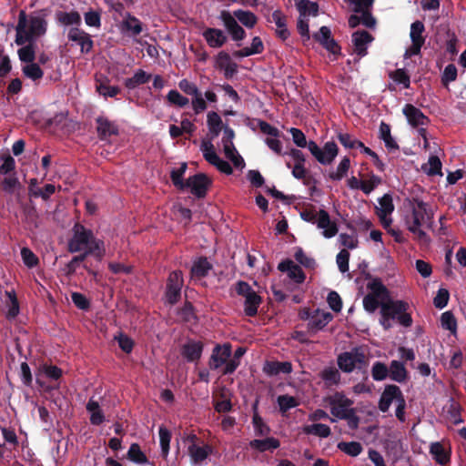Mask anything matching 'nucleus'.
Returning a JSON list of instances; mask_svg holds the SVG:
<instances>
[{
  "label": "nucleus",
  "mask_w": 466,
  "mask_h": 466,
  "mask_svg": "<svg viewBox=\"0 0 466 466\" xmlns=\"http://www.w3.org/2000/svg\"><path fill=\"white\" fill-rule=\"evenodd\" d=\"M367 295L363 298V308L369 313H374L380 307V324L385 329L391 328V320L397 319L404 327L412 324V319L406 311L409 304L403 300H392L388 289L378 279H370L367 284Z\"/></svg>",
  "instance_id": "obj_1"
},
{
  "label": "nucleus",
  "mask_w": 466,
  "mask_h": 466,
  "mask_svg": "<svg viewBox=\"0 0 466 466\" xmlns=\"http://www.w3.org/2000/svg\"><path fill=\"white\" fill-rule=\"evenodd\" d=\"M433 213L428 205L420 200H410L404 208L403 221L406 228L420 242L426 244L430 238L424 228H431Z\"/></svg>",
  "instance_id": "obj_2"
},
{
  "label": "nucleus",
  "mask_w": 466,
  "mask_h": 466,
  "mask_svg": "<svg viewBox=\"0 0 466 466\" xmlns=\"http://www.w3.org/2000/svg\"><path fill=\"white\" fill-rule=\"evenodd\" d=\"M68 248L73 253L85 250L86 254L93 255L99 260L105 255L104 242L96 238L90 230L79 224L74 227V235L69 241Z\"/></svg>",
  "instance_id": "obj_3"
},
{
  "label": "nucleus",
  "mask_w": 466,
  "mask_h": 466,
  "mask_svg": "<svg viewBox=\"0 0 466 466\" xmlns=\"http://www.w3.org/2000/svg\"><path fill=\"white\" fill-rule=\"evenodd\" d=\"M46 21L40 15L26 16L25 11L19 13L16 25L15 43L18 46L33 43L46 32Z\"/></svg>",
  "instance_id": "obj_4"
},
{
  "label": "nucleus",
  "mask_w": 466,
  "mask_h": 466,
  "mask_svg": "<svg viewBox=\"0 0 466 466\" xmlns=\"http://www.w3.org/2000/svg\"><path fill=\"white\" fill-rule=\"evenodd\" d=\"M219 18L234 41L243 40L246 36L244 29L238 24V21L248 28L254 27L258 21L252 12L241 9L233 13L224 10L220 13Z\"/></svg>",
  "instance_id": "obj_5"
},
{
  "label": "nucleus",
  "mask_w": 466,
  "mask_h": 466,
  "mask_svg": "<svg viewBox=\"0 0 466 466\" xmlns=\"http://www.w3.org/2000/svg\"><path fill=\"white\" fill-rule=\"evenodd\" d=\"M393 403L396 405V417L400 421H403L405 420L404 410L406 407V401L399 387L395 385H389L384 389L380 396L379 409L382 412H386Z\"/></svg>",
  "instance_id": "obj_6"
},
{
  "label": "nucleus",
  "mask_w": 466,
  "mask_h": 466,
  "mask_svg": "<svg viewBox=\"0 0 466 466\" xmlns=\"http://www.w3.org/2000/svg\"><path fill=\"white\" fill-rule=\"evenodd\" d=\"M325 402L330 409V413L337 419L344 420L353 411V401L341 392H335L327 398Z\"/></svg>",
  "instance_id": "obj_7"
},
{
  "label": "nucleus",
  "mask_w": 466,
  "mask_h": 466,
  "mask_svg": "<svg viewBox=\"0 0 466 466\" xmlns=\"http://www.w3.org/2000/svg\"><path fill=\"white\" fill-rule=\"evenodd\" d=\"M308 149L322 165L331 164L339 153V147L333 141L325 143L324 147L320 148L315 141L310 140L308 144Z\"/></svg>",
  "instance_id": "obj_8"
},
{
  "label": "nucleus",
  "mask_w": 466,
  "mask_h": 466,
  "mask_svg": "<svg viewBox=\"0 0 466 466\" xmlns=\"http://www.w3.org/2000/svg\"><path fill=\"white\" fill-rule=\"evenodd\" d=\"M236 290L238 294L245 299L244 310L248 316H254L258 312V308L261 302L260 297L253 290L250 286L243 281L237 284Z\"/></svg>",
  "instance_id": "obj_9"
},
{
  "label": "nucleus",
  "mask_w": 466,
  "mask_h": 466,
  "mask_svg": "<svg viewBox=\"0 0 466 466\" xmlns=\"http://www.w3.org/2000/svg\"><path fill=\"white\" fill-rule=\"evenodd\" d=\"M235 137L234 131L230 127H224L222 137V146L225 157L229 159L237 168H243L245 166L244 159L238 154L233 144Z\"/></svg>",
  "instance_id": "obj_10"
},
{
  "label": "nucleus",
  "mask_w": 466,
  "mask_h": 466,
  "mask_svg": "<svg viewBox=\"0 0 466 466\" xmlns=\"http://www.w3.org/2000/svg\"><path fill=\"white\" fill-rule=\"evenodd\" d=\"M365 354L359 349L345 352L339 356L338 365L345 372H351L355 368L365 365Z\"/></svg>",
  "instance_id": "obj_11"
},
{
  "label": "nucleus",
  "mask_w": 466,
  "mask_h": 466,
  "mask_svg": "<svg viewBox=\"0 0 466 466\" xmlns=\"http://www.w3.org/2000/svg\"><path fill=\"white\" fill-rule=\"evenodd\" d=\"M200 150L204 158L211 165L215 166L220 172L229 175L232 173L230 165L221 159L214 149V146L210 141H203L200 146Z\"/></svg>",
  "instance_id": "obj_12"
},
{
  "label": "nucleus",
  "mask_w": 466,
  "mask_h": 466,
  "mask_svg": "<svg viewBox=\"0 0 466 466\" xmlns=\"http://www.w3.org/2000/svg\"><path fill=\"white\" fill-rule=\"evenodd\" d=\"M185 441L189 442L187 452L193 464L202 463L208 456L212 452V449L208 444L201 446L196 443L197 436L194 434L187 435Z\"/></svg>",
  "instance_id": "obj_13"
},
{
  "label": "nucleus",
  "mask_w": 466,
  "mask_h": 466,
  "mask_svg": "<svg viewBox=\"0 0 466 466\" xmlns=\"http://www.w3.org/2000/svg\"><path fill=\"white\" fill-rule=\"evenodd\" d=\"M424 32V25L420 21H415L410 25V36L412 42L411 46L406 50L405 57H410L418 55L424 44L425 38L422 35Z\"/></svg>",
  "instance_id": "obj_14"
},
{
  "label": "nucleus",
  "mask_w": 466,
  "mask_h": 466,
  "mask_svg": "<svg viewBox=\"0 0 466 466\" xmlns=\"http://www.w3.org/2000/svg\"><path fill=\"white\" fill-rule=\"evenodd\" d=\"M182 286V273L180 271H173L170 273L166 291V298L168 303L175 304L178 301Z\"/></svg>",
  "instance_id": "obj_15"
},
{
  "label": "nucleus",
  "mask_w": 466,
  "mask_h": 466,
  "mask_svg": "<svg viewBox=\"0 0 466 466\" xmlns=\"http://www.w3.org/2000/svg\"><path fill=\"white\" fill-rule=\"evenodd\" d=\"M209 180L204 174H197L185 181L184 190H189L195 196L201 198L206 195Z\"/></svg>",
  "instance_id": "obj_16"
},
{
  "label": "nucleus",
  "mask_w": 466,
  "mask_h": 466,
  "mask_svg": "<svg viewBox=\"0 0 466 466\" xmlns=\"http://www.w3.org/2000/svg\"><path fill=\"white\" fill-rule=\"evenodd\" d=\"M316 226L321 230V235L326 238L335 237L339 230L337 223L331 220L329 213L323 209L319 210V219Z\"/></svg>",
  "instance_id": "obj_17"
},
{
  "label": "nucleus",
  "mask_w": 466,
  "mask_h": 466,
  "mask_svg": "<svg viewBox=\"0 0 466 466\" xmlns=\"http://www.w3.org/2000/svg\"><path fill=\"white\" fill-rule=\"evenodd\" d=\"M373 1L374 0H349V2L354 5L353 11L355 13H361L362 25L367 27H373L376 23L374 17L369 12Z\"/></svg>",
  "instance_id": "obj_18"
},
{
  "label": "nucleus",
  "mask_w": 466,
  "mask_h": 466,
  "mask_svg": "<svg viewBox=\"0 0 466 466\" xmlns=\"http://www.w3.org/2000/svg\"><path fill=\"white\" fill-rule=\"evenodd\" d=\"M67 37L70 41L78 45L81 47L82 52L87 53L92 49L93 41L91 40L90 35L77 27H72L69 29Z\"/></svg>",
  "instance_id": "obj_19"
},
{
  "label": "nucleus",
  "mask_w": 466,
  "mask_h": 466,
  "mask_svg": "<svg viewBox=\"0 0 466 466\" xmlns=\"http://www.w3.org/2000/svg\"><path fill=\"white\" fill-rule=\"evenodd\" d=\"M230 355L231 347L229 344H224L222 346L217 345L210 358V368L217 370L222 365H225Z\"/></svg>",
  "instance_id": "obj_20"
},
{
  "label": "nucleus",
  "mask_w": 466,
  "mask_h": 466,
  "mask_svg": "<svg viewBox=\"0 0 466 466\" xmlns=\"http://www.w3.org/2000/svg\"><path fill=\"white\" fill-rule=\"evenodd\" d=\"M373 40L367 31H356L352 35L354 52L360 57L366 56L368 45Z\"/></svg>",
  "instance_id": "obj_21"
},
{
  "label": "nucleus",
  "mask_w": 466,
  "mask_h": 466,
  "mask_svg": "<svg viewBox=\"0 0 466 466\" xmlns=\"http://www.w3.org/2000/svg\"><path fill=\"white\" fill-rule=\"evenodd\" d=\"M215 67L223 70L227 78L231 77L237 72V65L231 60L226 52H219L215 58Z\"/></svg>",
  "instance_id": "obj_22"
},
{
  "label": "nucleus",
  "mask_w": 466,
  "mask_h": 466,
  "mask_svg": "<svg viewBox=\"0 0 466 466\" xmlns=\"http://www.w3.org/2000/svg\"><path fill=\"white\" fill-rule=\"evenodd\" d=\"M402 111L409 124L412 127L424 126L428 121L423 113L412 105H406Z\"/></svg>",
  "instance_id": "obj_23"
},
{
  "label": "nucleus",
  "mask_w": 466,
  "mask_h": 466,
  "mask_svg": "<svg viewBox=\"0 0 466 466\" xmlns=\"http://www.w3.org/2000/svg\"><path fill=\"white\" fill-rule=\"evenodd\" d=\"M203 36L208 45L213 48L222 46L226 41L227 36L222 30L217 28H208L203 32Z\"/></svg>",
  "instance_id": "obj_24"
},
{
  "label": "nucleus",
  "mask_w": 466,
  "mask_h": 466,
  "mask_svg": "<svg viewBox=\"0 0 466 466\" xmlns=\"http://www.w3.org/2000/svg\"><path fill=\"white\" fill-rule=\"evenodd\" d=\"M332 319V315L329 312L324 310H317L314 315H312L309 321V329L311 331H318L323 329L330 320Z\"/></svg>",
  "instance_id": "obj_25"
},
{
  "label": "nucleus",
  "mask_w": 466,
  "mask_h": 466,
  "mask_svg": "<svg viewBox=\"0 0 466 466\" xmlns=\"http://www.w3.org/2000/svg\"><path fill=\"white\" fill-rule=\"evenodd\" d=\"M279 269L287 272L288 276L297 283H301L305 279L302 269L291 260L279 263Z\"/></svg>",
  "instance_id": "obj_26"
},
{
  "label": "nucleus",
  "mask_w": 466,
  "mask_h": 466,
  "mask_svg": "<svg viewBox=\"0 0 466 466\" xmlns=\"http://www.w3.org/2000/svg\"><path fill=\"white\" fill-rule=\"evenodd\" d=\"M314 37L329 52L336 54L339 51V46L334 39L330 37V30L327 26H322L319 32Z\"/></svg>",
  "instance_id": "obj_27"
},
{
  "label": "nucleus",
  "mask_w": 466,
  "mask_h": 466,
  "mask_svg": "<svg viewBox=\"0 0 466 466\" xmlns=\"http://www.w3.org/2000/svg\"><path fill=\"white\" fill-rule=\"evenodd\" d=\"M203 346L201 342L198 341H188L187 342L182 349V356L187 361H195L198 360L202 353Z\"/></svg>",
  "instance_id": "obj_28"
},
{
  "label": "nucleus",
  "mask_w": 466,
  "mask_h": 466,
  "mask_svg": "<svg viewBox=\"0 0 466 466\" xmlns=\"http://www.w3.org/2000/svg\"><path fill=\"white\" fill-rule=\"evenodd\" d=\"M263 370L269 376L278 375L279 373H289L292 370L290 362L268 361L264 365Z\"/></svg>",
  "instance_id": "obj_29"
},
{
  "label": "nucleus",
  "mask_w": 466,
  "mask_h": 466,
  "mask_svg": "<svg viewBox=\"0 0 466 466\" xmlns=\"http://www.w3.org/2000/svg\"><path fill=\"white\" fill-rule=\"evenodd\" d=\"M56 21L62 25H78L81 23V16L76 11L56 13Z\"/></svg>",
  "instance_id": "obj_30"
},
{
  "label": "nucleus",
  "mask_w": 466,
  "mask_h": 466,
  "mask_svg": "<svg viewBox=\"0 0 466 466\" xmlns=\"http://www.w3.org/2000/svg\"><path fill=\"white\" fill-rule=\"evenodd\" d=\"M97 132L101 138L105 139L113 135H116L118 132L117 127L104 117H98L97 120Z\"/></svg>",
  "instance_id": "obj_31"
},
{
  "label": "nucleus",
  "mask_w": 466,
  "mask_h": 466,
  "mask_svg": "<svg viewBox=\"0 0 466 466\" xmlns=\"http://www.w3.org/2000/svg\"><path fill=\"white\" fill-rule=\"evenodd\" d=\"M20 182L15 173L0 177V191L12 194L20 187Z\"/></svg>",
  "instance_id": "obj_32"
},
{
  "label": "nucleus",
  "mask_w": 466,
  "mask_h": 466,
  "mask_svg": "<svg viewBox=\"0 0 466 466\" xmlns=\"http://www.w3.org/2000/svg\"><path fill=\"white\" fill-rule=\"evenodd\" d=\"M210 269V263L206 258H199L192 266L191 276L194 279H200L207 276Z\"/></svg>",
  "instance_id": "obj_33"
},
{
  "label": "nucleus",
  "mask_w": 466,
  "mask_h": 466,
  "mask_svg": "<svg viewBox=\"0 0 466 466\" xmlns=\"http://www.w3.org/2000/svg\"><path fill=\"white\" fill-rule=\"evenodd\" d=\"M6 300L5 305L7 311L5 316L7 319H14L19 313V304L14 290L5 291Z\"/></svg>",
  "instance_id": "obj_34"
},
{
  "label": "nucleus",
  "mask_w": 466,
  "mask_h": 466,
  "mask_svg": "<svg viewBox=\"0 0 466 466\" xmlns=\"http://www.w3.org/2000/svg\"><path fill=\"white\" fill-rule=\"evenodd\" d=\"M142 24L135 16L127 15L122 22V30L130 33L132 35H137L142 32Z\"/></svg>",
  "instance_id": "obj_35"
},
{
  "label": "nucleus",
  "mask_w": 466,
  "mask_h": 466,
  "mask_svg": "<svg viewBox=\"0 0 466 466\" xmlns=\"http://www.w3.org/2000/svg\"><path fill=\"white\" fill-rule=\"evenodd\" d=\"M272 22L276 25V32L278 35L285 40L289 37V32L286 27V19L279 11H275L272 14Z\"/></svg>",
  "instance_id": "obj_36"
},
{
  "label": "nucleus",
  "mask_w": 466,
  "mask_h": 466,
  "mask_svg": "<svg viewBox=\"0 0 466 466\" xmlns=\"http://www.w3.org/2000/svg\"><path fill=\"white\" fill-rule=\"evenodd\" d=\"M207 122L212 138L218 137L222 129L221 117L216 112H209L207 116Z\"/></svg>",
  "instance_id": "obj_37"
},
{
  "label": "nucleus",
  "mask_w": 466,
  "mask_h": 466,
  "mask_svg": "<svg viewBox=\"0 0 466 466\" xmlns=\"http://www.w3.org/2000/svg\"><path fill=\"white\" fill-rule=\"evenodd\" d=\"M159 444L161 449V455L167 459L169 453V444L171 441V432L164 426H160L158 430Z\"/></svg>",
  "instance_id": "obj_38"
},
{
  "label": "nucleus",
  "mask_w": 466,
  "mask_h": 466,
  "mask_svg": "<svg viewBox=\"0 0 466 466\" xmlns=\"http://www.w3.org/2000/svg\"><path fill=\"white\" fill-rule=\"evenodd\" d=\"M86 410L90 413V421L92 424L99 425L103 422L104 415L96 400H90L86 405Z\"/></svg>",
  "instance_id": "obj_39"
},
{
  "label": "nucleus",
  "mask_w": 466,
  "mask_h": 466,
  "mask_svg": "<svg viewBox=\"0 0 466 466\" xmlns=\"http://www.w3.org/2000/svg\"><path fill=\"white\" fill-rule=\"evenodd\" d=\"M250 446L260 451H265L279 448V441L275 438H267L265 440H254L250 441Z\"/></svg>",
  "instance_id": "obj_40"
},
{
  "label": "nucleus",
  "mask_w": 466,
  "mask_h": 466,
  "mask_svg": "<svg viewBox=\"0 0 466 466\" xmlns=\"http://www.w3.org/2000/svg\"><path fill=\"white\" fill-rule=\"evenodd\" d=\"M150 77L151 76L146 73L144 70H138L134 74L132 77L127 78L125 81V85L127 88L133 89L139 85L148 82Z\"/></svg>",
  "instance_id": "obj_41"
},
{
  "label": "nucleus",
  "mask_w": 466,
  "mask_h": 466,
  "mask_svg": "<svg viewBox=\"0 0 466 466\" xmlns=\"http://www.w3.org/2000/svg\"><path fill=\"white\" fill-rule=\"evenodd\" d=\"M303 431L307 434L316 435L320 438H327L330 435V428L326 424L316 423L304 427Z\"/></svg>",
  "instance_id": "obj_42"
},
{
  "label": "nucleus",
  "mask_w": 466,
  "mask_h": 466,
  "mask_svg": "<svg viewBox=\"0 0 466 466\" xmlns=\"http://www.w3.org/2000/svg\"><path fill=\"white\" fill-rule=\"evenodd\" d=\"M389 374L391 380L401 382L406 378V370L401 362L393 360L390 363Z\"/></svg>",
  "instance_id": "obj_43"
},
{
  "label": "nucleus",
  "mask_w": 466,
  "mask_h": 466,
  "mask_svg": "<svg viewBox=\"0 0 466 466\" xmlns=\"http://www.w3.org/2000/svg\"><path fill=\"white\" fill-rule=\"evenodd\" d=\"M299 15L308 17L309 15L316 16L318 15V5L309 0H300L297 4Z\"/></svg>",
  "instance_id": "obj_44"
},
{
  "label": "nucleus",
  "mask_w": 466,
  "mask_h": 466,
  "mask_svg": "<svg viewBox=\"0 0 466 466\" xmlns=\"http://www.w3.org/2000/svg\"><path fill=\"white\" fill-rule=\"evenodd\" d=\"M321 378L327 386H333L339 383L340 374L335 367H328L321 371Z\"/></svg>",
  "instance_id": "obj_45"
},
{
  "label": "nucleus",
  "mask_w": 466,
  "mask_h": 466,
  "mask_svg": "<svg viewBox=\"0 0 466 466\" xmlns=\"http://www.w3.org/2000/svg\"><path fill=\"white\" fill-rule=\"evenodd\" d=\"M377 208V215H382L385 217L386 215H391L394 210V205L392 203V198L390 195H384L381 198L379 199V206Z\"/></svg>",
  "instance_id": "obj_46"
},
{
  "label": "nucleus",
  "mask_w": 466,
  "mask_h": 466,
  "mask_svg": "<svg viewBox=\"0 0 466 466\" xmlns=\"http://www.w3.org/2000/svg\"><path fill=\"white\" fill-rule=\"evenodd\" d=\"M187 163H181L180 167L173 169L171 171V180L174 186L181 190H184L185 181H183V177L187 171Z\"/></svg>",
  "instance_id": "obj_47"
},
{
  "label": "nucleus",
  "mask_w": 466,
  "mask_h": 466,
  "mask_svg": "<svg viewBox=\"0 0 466 466\" xmlns=\"http://www.w3.org/2000/svg\"><path fill=\"white\" fill-rule=\"evenodd\" d=\"M431 453L434 457V459L440 464H445L449 461V456L447 451H445L443 445L440 442H433L431 445Z\"/></svg>",
  "instance_id": "obj_48"
},
{
  "label": "nucleus",
  "mask_w": 466,
  "mask_h": 466,
  "mask_svg": "<svg viewBox=\"0 0 466 466\" xmlns=\"http://www.w3.org/2000/svg\"><path fill=\"white\" fill-rule=\"evenodd\" d=\"M127 457L130 461L139 463L146 464L147 463V459L145 453L141 451L140 447L137 443L131 444L129 447Z\"/></svg>",
  "instance_id": "obj_49"
},
{
  "label": "nucleus",
  "mask_w": 466,
  "mask_h": 466,
  "mask_svg": "<svg viewBox=\"0 0 466 466\" xmlns=\"http://www.w3.org/2000/svg\"><path fill=\"white\" fill-rule=\"evenodd\" d=\"M382 182L381 178L374 174L369 175L362 179L361 191L369 195Z\"/></svg>",
  "instance_id": "obj_50"
},
{
  "label": "nucleus",
  "mask_w": 466,
  "mask_h": 466,
  "mask_svg": "<svg viewBox=\"0 0 466 466\" xmlns=\"http://www.w3.org/2000/svg\"><path fill=\"white\" fill-rule=\"evenodd\" d=\"M422 169L428 175H441V162L438 157L431 156L428 162L422 166Z\"/></svg>",
  "instance_id": "obj_51"
},
{
  "label": "nucleus",
  "mask_w": 466,
  "mask_h": 466,
  "mask_svg": "<svg viewBox=\"0 0 466 466\" xmlns=\"http://www.w3.org/2000/svg\"><path fill=\"white\" fill-rule=\"evenodd\" d=\"M350 166V158L349 157H343L340 160L339 164L338 165L336 170L329 174V177L332 180H340V179H342L346 176V174L348 173Z\"/></svg>",
  "instance_id": "obj_52"
},
{
  "label": "nucleus",
  "mask_w": 466,
  "mask_h": 466,
  "mask_svg": "<svg viewBox=\"0 0 466 466\" xmlns=\"http://www.w3.org/2000/svg\"><path fill=\"white\" fill-rule=\"evenodd\" d=\"M23 73L26 77L34 81L41 79L44 75L43 70L35 63L26 64L23 66Z\"/></svg>",
  "instance_id": "obj_53"
},
{
  "label": "nucleus",
  "mask_w": 466,
  "mask_h": 466,
  "mask_svg": "<svg viewBox=\"0 0 466 466\" xmlns=\"http://www.w3.org/2000/svg\"><path fill=\"white\" fill-rule=\"evenodd\" d=\"M339 449L350 456L356 457L362 451V447L359 442H340Z\"/></svg>",
  "instance_id": "obj_54"
},
{
  "label": "nucleus",
  "mask_w": 466,
  "mask_h": 466,
  "mask_svg": "<svg viewBox=\"0 0 466 466\" xmlns=\"http://www.w3.org/2000/svg\"><path fill=\"white\" fill-rule=\"evenodd\" d=\"M2 164L0 165V177L8 176L15 173V161L11 156H5L1 157Z\"/></svg>",
  "instance_id": "obj_55"
},
{
  "label": "nucleus",
  "mask_w": 466,
  "mask_h": 466,
  "mask_svg": "<svg viewBox=\"0 0 466 466\" xmlns=\"http://www.w3.org/2000/svg\"><path fill=\"white\" fill-rule=\"evenodd\" d=\"M27 44L18 50V56L21 61L30 64L35 60V47L32 43Z\"/></svg>",
  "instance_id": "obj_56"
},
{
  "label": "nucleus",
  "mask_w": 466,
  "mask_h": 466,
  "mask_svg": "<svg viewBox=\"0 0 466 466\" xmlns=\"http://www.w3.org/2000/svg\"><path fill=\"white\" fill-rule=\"evenodd\" d=\"M371 375L375 380H383L389 375V369L384 363L377 361L372 366Z\"/></svg>",
  "instance_id": "obj_57"
},
{
  "label": "nucleus",
  "mask_w": 466,
  "mask_h": 466,
  "mask_svg": "<svg viewBox=\"0 0 466 466\" xmlns=\"http://www.w3.org/2000/svg\"><path fill=\"white\" fill-rule=\"evenodd\" d=\"M167 99L170 104H173L175 106H177L179 107H184L188 104V99L182 96L178 91L177 90H170L167 95Z\"/></svg>",
  "instance_id": "obj_58"
},
{
  "label": "nucleus",
  "mask_w": 466,
  "mask_h": 466,
  "mask_svg": "<svg viewBox=\"0 0 466 466\" xmlns=\"http://www.w3.org/2000/svg\"><path fill=\"white\" fill-rule=\"evenodd\" d=\"M380 138L384 141L385 146L387 147H389V148L397 147V145H396L394 139L390 136V128L387 124H385V123L380 124Z\"/></svg>",
  "instance_id": "obj_59"
},
{
  "label": "nucleus",
  "mask_w": 466,
  "mask_h": 466,
  "mask_svg": "<svg viewBox=\"0 0 466 466\" xmlns=\"http://www.w3.org/2000/svg\"><path fill=\"white\" fill-rule=\"evenodd\" d=\"M390 77L397 84L402 85L404 88L410 86V76L403 69H397L390 73Z\"/></svg>",
  "instance_id": "obj_60"
},
{
  "label": "nucleus",
  "mask_w": 466,
  "mask_h": 466,
  "mask_svg": "<svg viewBox=\"0 0 466 466\" xmlns=\"http://www.w3.org/2000/svg\"><path fill=\"white\" fill-rule=\"evenodd\" d=\"M339 142L347 148H355L358 147H363V143L355 139L348 133H339L338 135Z\"/></svg>",
  "instance_id": "obj_61"
},
{
  "label": "nucleus",
  "mask_w": 466,
  "mask_h": 466,
  "mask_svg": "<svg viewBox=\"0 0 466 466\" xmlns=\"http://www.w3.org/2000/svg\"><path fill=\"white\" fill-rule=\"evenodd\" d=\"M349 259L350 253L346 249H342L336 257V262L340 272L345 273L349 271Z\"/></svg>",
  "instance_id": "obj_62"
},
{
  "label": "nucleus",
  "mask_w": 466,
  "mask_h": 466,
  "mask_svg": "<svg viewBox=\"0 0 466 466\" xmlns=\"http://www.w3.org/2000/svg\"><path fill=\"white\" fill-rule=\"evenodd\" d=\"M278 403H279L280 410L283 412L287 411L288 410H289L291 408L298 406V404H299L297 400L294 397L289 396V395L279 396L278 398Z\"/></svg>",
  "instance_id": "obj_63"
},
{
  "label": "nucleus",
  "mask_w": 466,
  "mask_h": 466,
  "mask_svg": "<svg viewBox=\"0 0 466 466\" xmlns=\"http://www.w3.org/2000/svg\"><path fill=\"white\" fill-rule=\"evenodd\" d=\"M441 327L445 329H448L451 332H454L456 330V320L454 319V316L449 311H446L441 314Z\"/></svg>",
  "instance_id": "obj_64"
}]
</instances>
